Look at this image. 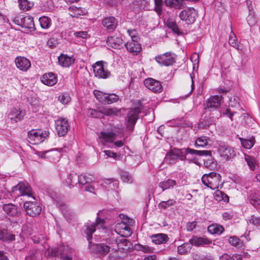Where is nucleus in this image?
Here are the masks:
<instances>
[{
	"label": "nucleus",
	"instance_id": "15",
	"mask_svg": "<svg viewBox=\"0 0 260 260\" xmlns=\"http://www.w3.org/2000/svg\"><path fill=\"white\" fill-rule=\"evenodd\" d=\"M3 210L6 215L10 217H18L21 214L20 208L12 203L4 204Z\"/></svg>",
	"mask_w": 260,
	"mask_h": 260
},
{
	"label": "nucleus",
	"instance_id": "17",
	"mask_svg": "<svg viewBox=\"0 0 260 260\" xmlns=\"http://www.w3.org/2000/svg\"><path fill=\"white\" fill-rule=\"evenodd\" d=\"M144 83L146 88L154 93H160L162 91L161 83L153 78H148L144 80Z\"/></svg>",
	"mask_w": 260,
	"mask_h": 260
},
{
	"label": "nucleus",
	"instance_id": "63",
	"mask_svg": "<svg viewBox=\"0 0 260 260\" xmlns=\"http://www.w3.org/2000/svg\"><path fill=\"white\" fill-rule=\"evenodd\" d=\"M103 152L108 157H112L114 159H116L117 157L116 153L111 150H104Z\"/></svg>",
	"mask_w": 260,
	"mask_h": 260
},
{
	"label": "nucleus",
	"instance_id": "25",
	"mask_svg": "<svg viewBox=\"0 0 260 260\" xmlns=\"http://www.w3.org/2000/svg\"><path fill=\"white\" fill-rule=\"evenodd\" d=\"M108 45L115 49H120L123 45L122 39L117 36H111L107 40Z\"/></svg>",
	"mask_w": 260,
	"mask_h": 260
},
{
	"label": "nucleus",
	"instance_id": "6",
	"mask_svg": "<svg viewBox=\"0 0 260 260\" xmlns=\"http://www.w3.org/2000/svg\"><path fill=\"white\" fill-rule=\"evenodd\" d=\"M51 255L57 256L60 255L63 260H73L72 256L74 251L68 246H60L57 249H52Z\"/></svg>",
	"mask_w": 260,
	"mask_h": 260
},
{
	"label": "nucleus",
	"instance_id": "4",
	"mask_svg": "<svg viewBox=\"0 0 260 260\" xmlns=\"http://www.w3.org/2000/svg\"><path fill=\"white\" fill-rule=\"evenodd\" d=\"M15 198L20 196L31 197V188L27 182H19L12 189V194Z\"/></svg>",
	"mask_w": 260,
	"mask_h": 260
},
{
	"label": "nucleus",
	"instance_id": "33",
	"mask_svg": "<svg viewBox=\"0 0 260 260\" xmlns=\"http://www.w3.org/2000/svg\"><path fill=\"white\" fill-rule=\"evenodd\" d=\"M35 154L39 157L43 158H51L53 156L58 155V152L54 150H50L45 151H36Z\"/></svg>",
	"mask_w": 260,
	"mask_h": 260
},
{
	"label": "nucleus",
	"instance_id": "29",
	"mask_svg": "<svg viewBox=\"0 0 260 260\" xmlns=\"http://www.w3.org/2000/svg\"><path fill=\"white\" fill-rule=\"evenodd\" d=\"M177 185H180L179 182H177L175 180L168 179L166 180L159 182L158 186L163 191H164L166 189L173 188Z\"/></svg>",
	"mask_w": 260,
	"mask_h": 260
},
{
	"label": "nucleus",
	"instance_id": "9",
	"mask_svg": "<svg viewBox=\"0 0 260 260\" xmlns=\"http://www.w3.org/2000/svg\"><path fill=\"white\" fill-rule=\"evenodd\" d=\"M176 59V55L171 52H166L156 56L155 60L161 66H169L173 65Z\"/></svg>",
	"mask_w": 260,
	"mask_h": 260
},
{
	"label": "nucleus",
	"instance_id": "60",
	"mask_svg": "<svg viewBox=\"0 0 260 260\" xmlns=\"http://www.w3.org/2000/svg\"><path fill=\"white\" fill-rule=\"evenodd\" d=\"M197 226V222L192 221L188 222L186 224V230L188 232H191L196 228Z\"/></svg>",
	"mask_w": 260,
	"mask_h": 260
},
{
	"label": "nucleus",
	"instance_id": "3",
	"mask_svg": "<svg viewBox=\"0 0 260 260\" xmlns=\"http://www.w3.org/2000/svg\"><path fill=\"white\" fill-rule=\"evenodd\" d=\"M221 176L215 172H211L203 175L202 177V181L204 185L212 190L218 188L221 182Z\"/></svg>",
	"mask_w": 260,
	"mask_h": 260
},
{
	"label": "nucleus",
	"instance_id": "34",
	"mask_svg": "<svg viewBox=\"0 0 260 260\" xmlns=\"http://www.w3.org/2000/svg\"><path fill=\"white\" fill-rule=\"evenodd\" d=\"M210 141V138L203 136H201L196 139L194 145L197 148L205 147L208 145Z\"/></svg>",
	"mask_w": 260,
	"mask_h": 260
},
{
	"label": "nucleus",
	"instance_id": "18",
	"mask_svg": "<svg viewBox=\"0 0 260 260\" xmlns=\"http://www.w3.org/2000/svg\"><path fill=\"white\" fill-rule=\"evenodd\" d=\"M180 151H181L179 158L182 160H185L186 159V155L188 154H193L197 155L199 156H204V155H210L211 151L208 150H194L191 148H186L184 149H180Z\"/></svg>",
	"mask_w": 260,
	"mask_h": 260
},
{
	"label": "nucleus",
	"instance_id": "11",
	"mask_svg": "<svg viewBox=\"0 0 260 260\" xmlns=\"http://www.w3.org/2000/svg\"><path fill=\"white\" fill-rule=\"evenodd\" d=\"M94 74L99 78L106 79L109 77L110 73L107 70L102 61H97L92 66Z\"/></svg>",
	"mask_w": 260,
	"mask_h": 260
},
{
	"label": "nucleus",
	"instance_id": "46",
	"mask_svg": "<svg viewBox=\"0 0 260 260\" xmlns=\"http://www.w3.org/2000/svg\"><path fill=\"white\" fill-rule=\"evenodd\" d=\"M105 104H111L119 100V96L114 93H107Z\"/></svg>",
	"mask_w": 260,
	"mask_h": 260
},
{
	"label": "nucleus",
	"instance_id": "37",
	"mask_svg": "<svg viewBox=\"0 0 260 260\" xmlns=\"http://www.w3.org/2000/svg\"><path fill=\"white\" fill-rule=\"evenodd\" d=\"M66 185L68 186L70 188L74 186L77 183V175L76 173H71L68 176L66 180Z\"/></svg>",
	"mask_w": 260,
	"mask_h": 260
},
{
	"label": "nucleus",
	"instance_id": "45",
	"mask_svg": "<svg viewBox=\"0 0 260 260\" xmlns=\"http://www.w3.org/2000/svg\"><path fill=\"white\" fill-rule=\"evenodd\" d=\"M135 248L137 250L142 251L146 253H150L153 251V248L147 245H143L140 244L136 245Z\"/></svg>",
	"mask_w": 260,
	"mask_h": 260
},
{
	"label": "nucleus",
	"instance_id": "5",
	"mask_svg": "<svg viewBox=\"0 0 260 260\" xmlns=\"http://www.w3.org/2000/svg\"><path fill=\"white\" fill-rule=\"evenodd\" d=\"M12 21L16 24L30 30L35 29V23L32 17L28 15H20L12 18Z\"/></svg>",
	"mask_w": 260,
	"mask_h": 260
},
{
	"label": "nucleus",
	"instance_id": "23",
	"mask_svg": "<svg viewBox=\"0 0 260 260\" xmlns=\"http://www.w3.org/2000/svg\"><path fill=\"white\" fill-rule=\"evenodd\" d=\"M127 50L133 55H137L142 50L141 45L138 41H129L125 44Z\"/></svg>",
	"mask_w": 260,
	"mask_h": 260
},
{
	"label": "nucleus",
	"instance_id": "12",
	"mask_svg": "<svg viewBox=\"0 0 260 260\" xmlns=\"http://www.w3.org/2000/svg\"><path fill=\"white\" fill-rule=\"evenodd\" d=\"M141 110L140 107H137L132 109L129 111L127 117V129L128 131H133L134 125L137 121L138 115L141 112Z\"/></svg>",
	"mask_w": 260,
	"mask_h": 260
},
{
	"label": "nucleus",
	"instance_id": "38",
	"mask_svg": "<svg viewBox=\"0 0 260 260\" xmlns=\"http://www.w3.org/2000/svg\"><path fill=\"white\" fill-rule=\"evenodd\" d=\"M242 146L246 149L251 148L255 143V140L253 138L250 139H243L239 138Z\"/></svg>",
	"mask_w": 260,
	"mask_h": 260
},
{
	"label": "nucleus",
	"instance_id": "1",
	"mask_svg": "<svg viewBox=\"0 0 260 260\" xmlns=\"http://www.w3.org/2000/svg\"><path fill=\"white\" fill-rule=\"evenodd\" d=\"M122 242L127 243L125 240L108 238L106 239L105 243L94 245L93 250L97 256L103 260H118V250L124 248L121 245Z\"/></svg>",
	"mask_w": 260,
	"mask_h": 260
},
{
	"label": "nucleus",
	"instance_id": "57",
	"mask_svg": "<svg viewBox=\"0 0 260 260\" xmlns=\"http://www.w3.org/2000/svg\"><path fill=\"white\" fill-rule=\"evenodd\" d=\"M240 239L237 237H231L229 239V243L236 247L240 245Z\"/></svg>",
	"mask_w": 260,
	"mask_h": 260
},
{
	"label": "nucleus",
	"instance_id": "59",
	"mask_svg": "<svg viewBox=\"0 0 260 260\" xmlns=\"http://www.w3.org/2000/svg\"><path fill=\"white\" fill-rule=\"evenodd\" d=\"M210 122L208 120H202L198 124V128L201 129L207 128L209 126Z\"/></svg>",
	"mask_w": 260,
	"mask_h": 260
},
{
	"label": "nucleus",
	"instance_id": "47",
	"mask_svg": "<svg viewBox=\"0 0 260 260\" xmlns=\"http://www.w3.org/2000/svg\"><path fill=\"white\" fill-rule=\"evenodd\" d=\"M94 94L97 100H98L100 103L105 104V100L107 97L106 93L103 92L99 90H94Z\"/></svg>",
	"mask_w": 260,
	"mask_h": 260
},
{
	"label": "nucleus",
	"instance_id": "49",
	"mask_svg": "<svg viewBox=\"0 0 260 260\" xmlns=\"http://www.w3.org/2000/svg\"><path fill=\"white\" fill-rule=\"evenodd\" d=\"M245 159L251 170H254L255 168L256 161L254 157L246 155L245 156Z\"/></svg>",
	"mask_w": 260,
	"mask_h": 260
},
{
	"label": "nucleus",
	"instance_id": "22",
	"mask_svg": "<svg viewBox=\"0 0 260 260\" xmlns=\"http://www.w3.org/2000/svg\"><path fill=\"white\" fill-rule=\"evenodd\" d=\"M15 62L17 68L23 72H26L31 66L29 60L22 56L17 57L15 59Z\"/></svg>",
	"mask_w": 260,
	"mask_h": 260
},
{
	"label": "nucleus",
	"instance_id": "14",
	"mask_svg": "<svg viewBox=\"0 0 260 260\" xmlns=\"http://www.w3.org/2000/svg\"><path fill=\"white\" fill-rule=\"evenodd\" d=\"M218 150L220 155L225 159L233 158L237 154L236 150L233 147L223 144L219 145Z\"/></svg>",
	"mask_w": 260,
	"mask_h": 260
},
{
	"label": "nucleus",
	"instance_id": "13",
	"mask_svg": "<svg viewBox=\"0 0 260 260\" xmlns=\"http://www.w3.org/2000/svg\"><path fill=\"white\" fill-rule=\"evenodd\" d=\"M55 129L59 136H64L68 133L70 126L68 120L64 118L60 117L55 121Z\"/></svg>",
	"mask_w": 260,
	"mask_h": 260
},
{
	"label": "nucleus",
	"instance_id": "53",
	"mask_svg": "<svg viewBox=\"0 0 260 260\" xmlns=\"http://www.w3.org/2000/svg\"><path fill=\"white\" fill-rule=\"evenodd\" d=\"M71 97L68 93H63L58 97V101L63 104H67L71 101Z\"/></svg>",
	"mask_w": 260,
	"mask_h": 260
},
{
	"label": "nucleus",
	"instance_id": "10",
	"mask_svg": "<svg viewBox=\"0 0 260 260\" xmlns=\"http://www.w3.org/2000/svg\"><path fill=\"white\" fill-rule=\"evenodd\" d=\"M23 207L26 213L32 217L38 215L42 211L41 206L37 202L26 201L24 203Z\"/></svg>",
	"mask_w": 260,
	"mask_h": 260
},
{
	"label": "nucleus",
	"instance_id": "43",
	"mask_svg": "<svg viewBox=\"0 0 260 260\" xmlns=\"http://www.w3.org/2000/svg\"><path fill=\"white\" fill-rule=\"evenodd\" d=\"M215 199L218 201H223L225 202L229 200V197L225 193L218 190L215 192Z\"/></svg>",
	"mask_w": 260,
	"mask_h": 260
},
{
	"label": "nucleus",
	"instance_id": "52",
	"mask_svg": "<svg viewBox=\"0 0 260 260\" xmlns=\"http://www.w3.org/2000/svg\"><path fill=\"white\" fill-rule=\"evenodd\" d=\"M121 178L122 180L127 183H132L133 179L132 177L129 175L127 172H122L121 174Z\"/></svg>",
	"mask_w": 260,
	"mask_h": 260
},
{
	"label": "nucleus",
	"instance_id": "26",
	"mask_svg": "<svg viewBox=\"0 0 260 260\" xmlns=\"http://www.w3.org/2000/svg\"><path fill=\"white\" fill-rule=\"evenodd\" d=\"M41 82L47 85L53 86L57 83V78L53 73L44 74L41 77Z\"/></svg>",
	"mask_w": 260,
	"mask_h": 260
},
{
	"label": "nucleus",
	"instance_id": "21",
	"mask_svg": "<svg viewBox=\"0 0 260 260\" xmlns=\"http://www.w3.org/2000/svg\"><path fill=\"white\" fill-rule=\"evenodd\" d=\"M222 98V96L217 95L211 96L206 102L205 108L211 111L219 107Z\"/></svg>",
	"mask_w": 260,
	"mask_h": 260
},
{
	"label": "nucleus",
	"instance_id": "20",
	"mask_svg": "<svg viewBox=\"0 0 260 260\" xmlns=\"http://www.w3.org/2000/svg\"><path fill=\"white\" fill-rule=\"evenodd\" d=\"M102 24L108 32H113L116 28L117 20L112 16L107 17L103 19Z\"/></svg>",
	"mask_w": 260,
	"mask_h": 260
},
{
	"label": "nucleus",
	"instance_id": "54",
	"mask_svg": "<svg viewBox=\"0 0 260 260\" xmlns=\"http://www.w3.org/2000/svg\"><path fill=\"white\" fill-rule=\"evenodd\" d=\"M100 185L96 183H93L92 184H88L85 187V190L90 192L95 193V190L99 188Z\"/></svg>",
	"mask_w": 260,
	"mask_h": 260
},
{
	"label": "nucleus",
	"instance_id": "51",
	"mask_svg": "<svg viewBox=\"0 0 260 260\" xmlns=\"http://www.w3.org/2000/svg\"><path fill=\"white\" fill-rule=\"evenodd\" d=\"M87 113L89 115L93 118H100L102 117V113L101 111H98L95 109H89Z\"/></svg>",
	"mask_w": 260,
	"mask_h": 260
},
{
	"label": "nucleus",
	"instance_id": "36",
	"mask_svg": "<svg viewBox=\"0 0 260 260\" xmlns=\"http://www.w3.org/2000/svg\"><path fill=\"white\" fill-rule=\"evenodd\" d=\"M224 228L220 225L213 224L208 227V231L211 234H221Z\"/></svg>",
	"mask_w": 260,
	"mask_h": 260
},
{
	"label": "nucleus",
	"instance_id": "7",
	"mask_svg": "<svg viewBox=\"0 0 260 260\" xmlns=\"http://www.w3.org/2000/svg\"><path fill=\"white\" fill-rule=\"evenodd\" d=\"M49 132L47 131L42 132L41 131L32 130L28 133V139L30 143L36 145L43 142L45 139L49 136Z\"/></svg>",
	"mask_w": 260,
	"mask_h": 260
},
{
	"label": "nucleus",
	"instance_id": "27",
	"mask_svg": "<svg viewBox=\"0 0 260 260\" xmlns=\"http://www.w3.org/2000/svg\"><path fill=\"white\" fill-rule=\"evenodd\" d=\"M189 242L192 245L200 246L204 245H209L211 244L212 241L207 238L198 237L194 236L190 239Z\"/></svg>",
	"mask_w": 260,
	"mask_h": 260
},
{
	"label": "nucleus",
	"instance_id": "64",
	"mask_svg": "<svg viewBox=\"0 0 260 260\" xmlns=\"http://www.w3.org/2000/svg\"><path fill=\"white\" fill-rule=\"evenodd\" d=\"M76 37L86 38L87 37V32L86 31H77L74 33Z\"/></svg>",
	"mask_w": 260,
	"mask_h": 260
},
{
	"label": "nucleus",
	"instance_id": "55",
	"mask_svg": "<svg viewBox=\"0 0 260 260\" xmlns=\"http://www.w3.org/2000/svg\"><path fill=\"white\" fill-rule=\"evenodd\" d=\"M168 26L171 28L173 31L178 35L180 34L179 29L177 24L173 21L169 22L168 23Z\"/></svg>",
	"mask_w": 260,
	"mask_h": 260
},
{
	"label": "nucleus",
	"instance_id": "16",
	"mask_svg": "<svg viewBox=\"0 0 260 260\" xmlns=\"http://www.w3.org/2000/svg\"><path fill=\"white\" fill-rule=\"evenodd\" d=\"M104 220L100 218H97L95 223H87L85 225V233L87 235V239L89 243H90V240L92 239V234L95 231V226L102 228Z\"/></svg>",
	"mask_w": 260,
	"mask_h": 260
},
{
	"label": "nucleus",
	"instance_id": "48",
	"mask_svg": "<svg viewBox=\"0 0 260 260\" xmlns=\"http://www.w3.org/2000/svg\"><path fill=\"white\" fill-rule=\"evenodd\" d=\"M20 8L23 11H27L32 7V4L27 0H19Z\"/></svg>",
	"mask_w": 260,
	"mask_h": 260
},
{
	"label": "nucleus",
	"instance_id": "62",
	"mask_svg": "<svg viewBox=\"0 0 260 260\" xmlns=\"http://www.w3.org/2000/svg\"><path fill=\"white\" fill-rule=\"evenodd\" d=\"M123 237L121 238H117V239H115V240H126L127 242V243H124V242H122V243L121 244V245L122 247H124V248L123 249H120L119 250H118V251H120V250H124L125 249H128L129 248V245H130V242L127 240V239H124L123 238Z\"/></svg>",
	"mask_w": 260,
	"mask_h": 260
},
{
	"label": "nucleus",
	"instance_id": "19",
	"mask_svg": "<svg viewBox=\"0 0 260 260\" xmlns=\"http://www.w3.org/2000/svg\"><path fill=\"white\" fill-rule=\"evenodd\" d=\"M116 135L113 132H102L99 137V141L104 146H108L116 139ZM109 147H111L109 146Z\"/></svg>",
	"mask_w": 260,
	"mask_h": 260
},
{
	"label": "nucleus",
	"instance_id": "2",
	"mask_svg": "<svg viewBox=\"0 0 260 260\" xmlns=\"http://www.w3.org/2000/svg\"><path fill=\"white\" fill-rule=\"evenodd\" d=\"M119 218L121 219V221L116 224L115 226V232L122 237H129L132 234V231L129 226L131 223L129 219L127 216L122 214L119 215Z\"/></svg>",
	"mask_w": 260,
	"mask_h": 260
},
{
	"label": "nucleus",
	"instance_id": "50",
	"mask_svg": "<svg viewBox=\"0 0 260 260\" xmlns=\"http://www.w3.org/2000/svg\"><path fill=\"white\" fill-rule=\"evenodd\" d=\"M154 11L157 15L160 16L162 13V0H154Z\"/></svg>",
	"mask_w": 260,
	"mask_h": 260
},
{
	"label": "nucleus",
	"instance_id": "35",
	"mask_svg": "<svg viewBox=\"0 0 260 260\" xmlns=\"http://www.w3.org/2000/svg\"><path fill=\"white\" fill-rule=\"evenodd\" d=\"M208 156H210L209 158L204 159V166L211 170H214L216 168L217 162L211 157V154Z\"/></svg>",
	"mask_w": 260,
	"mask_h": 260
},
{
	"label": "nucleus",
	"instance_id": "61",
	"mask_svg": "<svg viewBox=\"0 0 260 260\" xmlns=\"http://www.w3.org/2000/svg\"><path fill=\"white\" fill-rule=\"evenodd\" d=\"M249 221L250 223L253 225L256 226L260 225V218L256 217L254 216H252Z\"/></svg>",
	"mask_w": 260,
	"mask_h": 260
},
{
	"label": "nucleus",
	"instance_id": "32",
	"mask_svg": "<svg viewBox=\"0 0 260 260\" xmlns=\"http://www.w3.org/2000/svg\"><path fill=\"white\" fill-rule=\"evenodd\" d=\"M152 241L156 244L165 243L168 241V236L164 234H158L153 235L151 237Z\"/></svg>",
	"mask_w": 260,
	"mask_h": 260
},
{
	"label": "nucleus",
	"instance_id": "39",
	"mask_svg": "<svg viewBox=\"0 0 260 260\" xmlns=\"http://www.w3.org/2000/svg\"><path fill=\"white\" fill-rule=\"evenodd\" d=\"M39 20L41 27L43 29H48L51 26V20L47 16L41 17Z\"/></svg>",
	"mask_w": 260,
	"mask_h": 260
},
{
	"label": "nucleus",
	"instance_id": "8",
	"mask_svg": "<svg viewBox=\"0 0 260 260\" xmlns=\"http://www.w3.org/2000/svg\"><path fill=\"white\" fill-rule=\"evenodd\" d=\"M197 17L198 12L192 7L186 8L179 14L180 19L188 24L194 23Z\"/></svg>",
	"mask_w": 260,
	"mask_h": 260
},
{
	"label": "nucleus",
	"instance_id": "31",
	"mask_svg": "<svg viewBox=\"0 0 260 260\" xmlns=\"http://www.w3.org/2000/svg\"><path fill=\"white\" fill-rule=\"evenodd\" d=\"M74 59L67 55H61L58 57L59 63L64 67H69L73 64Z\"/></svg>",
	"mask_w": 260,
	"mask_h": 260
},
{
	"label": "nucleus",
	"instance_id": "58",
	"mask_svg": "<svg viewBox=\"0 0 260 260\" xmlns=\"http://www.w3.org/2000/svg\"><path fill=\"white\" fill-rule=\"evenodd\" d=\"M247 22L249 26H254L256 23V19L253 15H249L247 17Z\"/></svg>",
	"mask_w": 260,
	"mask_h": 260
},
{
	"label": "nucleus",
	"instance_id": "30",
	"mask_svg": "<svg viewBox=\"0 0 260 260\" xmlns=\"http://www.w3.org/2000/svg\"><path fill=\"white\" fill-rule=\"evenodd\" d=\"M181 153L180 149H174L166 154V159L170 164H173L179 158Z\"/></svg>",
	"mask_w": 260,
	"mask_h": 260
},
{
	"label": "nucleus",
	"instance_id": "40",
	"mask_svg": "<svg viewBox=\"0 0 260 260\" xmlns=\"http://www.w3.org/2000/svg\"><path fill=\"white\" fill-rule=\"evenodd\" d=\"M92 181V178L90 175H86L85 174H81L79 175L77 179V183L85 185Z\"/></svg>",
	"mask_w": 260,
	"mask_h": 260
},
{
	"label": "nucleus",
	"instance_id": "24",
	"mask_svg": "<svg viewBox=\"0 0 260 260\" xmlns=\"http://www.w3.org/2000/svg\"><path fill=\"white\" fill-rule=\"evenodd\" d=\"M24 116V112L19 108H12L8 114V117L12 122H16L22 120Z\"/></svg>",
	"mask_w": 260,
	"mask_h": 260
},
{
	"label": "nucleus",
	"instance_id": "41",
	"mask_svg": "<svg viewBox=\"0 0 260 260\" xmlns=\"http://www.w3.org/2000/svg\"><path fill=\"white\" fill-rule=\"evenodd\" d=\"M176 203V201L174 199H169L167 201H161L158 205V208L161 209H166Z\"/></svg>",
	"mask_w": 260,
	"mask_h": 260
},
{
	"label": "nucleus",
	"instance_id": "44",
	"mask_svg": "<svg viewBox=\"0 0 260 260\" xmlns=\"http://www.w3.org/2000/svg\"><path fill=\"white\" fill-rule=\"evenodd\" d=\"M229 43L231 46L237 49H239V44L237 39L236 38V35L233 32L232 30H231L229 36Z\"/></svg>",
	"mask_w": 260,
	"mask_h": 260
},
{
	"label": "nucleus",
	"instance_id": "28",
	"mask_svg": "<svg viewBox=\"0 0 260 260\" xmlns=\"http://www.w3.org/2000/svg\"><path fill=\"white\" fill-rule=\"evenodd\" d=\"M70 14L72 17L78 18L80 16L86 15L87 13L86 9L81 7L71 6L69 8Z\"/></svg>",
	"mask_w": 260,
	"mask_h": 260
},
{
	"label": "nucleus",
	"instance_id": "56",
	"mask_svg": "<svg viewBox=\"0 0 260 260\" xmlns=\"http://www.w3.org/2000/svg\"><path fill=\"white\" fill-rule=\"evenodd\" d=\"M128 35L131 37V41H138L139 39V36L136 29H128L127 30Z\"/></svg>",
	"mask_w": 260,
	"mask_h": 260
},
{
	"label": "nucleus",
	"instance_id": "42",
	"mask_svg": "<svg viewBox=\"0 0 260 260\" xmlns=\"http://www.w3.org/2000/svg\"><path fill=\"white\" fill-rule=\"evenodd\" d=\"M191 249L190 244L185 243L178 247V253L180 254H186Z\"/></svg>",
	"mask_w": 260,
	"mask_h": 260
}]
</instances>
